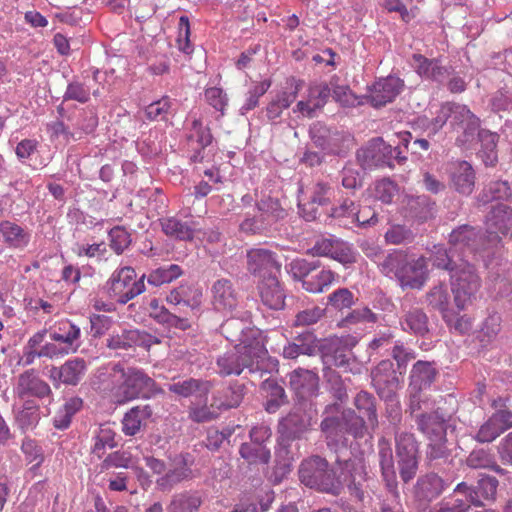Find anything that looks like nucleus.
Returning <instances> with one entry per match:
<instances>
[{
    "mask_svg": "<svg viewBox=\"0 0 512 512\" xmlns=\"http://www.w3.org/2000/svg\"><path fill=\"white\" fill-rule=\"evenodd\" d=\"M457 253L450 247L449 250L442 246H435L432 255V264L450 272L454 302L458 310H464L480 287L478 275L467 259L458 257L459 263L455 260Z\"/></svg>",
    "mask_w": 512,
    "mask_h": 512,
    "instance_id": "nucleus-1",
    "label": "nucleus"
},
{
    "mask_svg": "<svg viewBox=\"0 0 512 512\" xmlns=\"http://www.w3.org/2000/svg\"><path fill=\"white\" fill-rule=\"evenodd\" d=\"M216 364L218 374L223 377L240 375L244 369L250 373H272L278 369V360L268 355L262 339L257 338L246 345H235L220 355Z\"/></svg>",
    "mask_w": 512,
    "mask_h": 512,
    "instance_id": "nucleus-2",
    "label": "nucleus"
},
{
    "mask_svg": "<svg viewBox=\"0 0 512 512\" xmlns=\"http://www.w3.org/2000/svg\"><path fill=\"white\" fill-rule=\"evenodd\" d=\"M366 479V466L361 458L354 457L341 460L337 456L336 467L331 470L327 467L323 470L317 490L339 495L346 485L352 494L359 500H363L362 484Z\"/></svg>",
    "mask_w": 512,
    "mask_h": 512,
    "instance_id": "nucleus-3",
    "label": "nucleus"
},
{
    "mask_svg": "<svg viewBox=\"0 0 512 512\" xmlns=\"http://www.w3.org/2000/svg\"><path fill=\"white\" fill-rule=\"evenodd\" d=\"M378 268L387 277L395 278L403 288L421 289L428 279L425 257H410L403 250H393L378 261Z\"/></svg>",
    "mask_w": 512,
    "mask_h": 512,
    "instance_id": "nucleus-4",
    "label": "nucleus"
},
{
    "mask_svg": "<svg viewBox=\"0 0 512 512\" xmlns=\"http://www.w3.org/2000/svg\"><path fill=\"white\" fill-rule=\"evenodd\" d=\"M290 386L295 391L299 403L290 413V438L300 437L311 424L312 405L309 398L318 387V376L310 370H295L290 375Z\"/></svg>",
    "mask_w": 512,
    "mask_h": 512,
    "instance_id": "nucleus-5",
    "label": "nucleus"
},
{
    "mask_svg": "<svg viewBox=\"0 0 512 512\" xmlns=\"http://www.w3.org/2000/svg\"><path fill=\"white\" fill-rule=\"evenodd\" d=\"M111 375L121 380L116 392L118 404L139 398L150 399L157 394L163 393V390L157 386L155 380L141 369L134 367L125 369L120 364H115L112 367Z\"/></svg>",
    "mask_w": 512,
    "mask_h": 512,
    "instance_id": "nucleus-6",
    "label": "nucleus"
},
{
    "mask_svg": "<svg viewBox=\"0 0 512 512\" xmlns=\"http://www.w3.org/2000/svg\"><path fill=\"white\" fill-rule=\"evenodd\" d=\"M378 461L387 494L382 500L380 512H404L397 490V476L391 443L386 438L378 441Z\"/></svg>",
    "mask_w": 512,
    "mask_h": 512,
    "instance_id": "nucleus-7",
    "label": "nucleus"
},
{
    "mask_svg": "<svg viewBox=\"0 0 512 512\" xmlns=\"http://www.w3.org/2000/svg\"><path fill=\"white\" fill-rule=\"evenodd\" d=\"M320 267L319 261L294 259L290 263V272L296 283L309 293H322L334 283L338 275L329 269H322L313 274Z\"/></svg>",
    "mask_w": 512,
    "mask_h": 512,
    "instance_id": "nucleus-8",
    "label": "nucleus"
},
{
    "mask_svg": "<svg viewBox=\"0 0 512 512\" xmlns=\"http://www.w3.org/2000/svg\"><path fill=\"white\" fill-rule=\"evenodd\" d=\"M356 157L363 169L382 166L392 168L394 161L398 164H403L407 160L400 146L393 147L382 138L370 140L366 146L357 151Z\"/></svg>",
    "mask_w": 512,
    "mask_h": 512,
    "instance_id": "nucleus-9",
    "label": "nucleus"
},
{
    "mask_svg": "<svg viewBox=\"0 0 512 512\" xmlns=\"http://www.w3.org/2000/svg\"><path fill=\"white\" fill-rule=\"evenodd\" d=\"M143 274L137 279L134 268L125 266L117 269L106 283V290L110 298L120 304H126L145 290Z\"/></svg>",
    "mask_w": 512,
    "mask_h": 512,
    "instance_id": "nucleus-10",
    "label": "nucleus"
},
{
    "mask_svg": "<svg viewBox=\"0 0 512 512\" xmlns=\"http://www.w3.org/2000/svg\"><path fill=\"white\" fill-rule=\"evenodd\" d=\"M322 430L327 434L328 446L333 441L340 443V451L347 453V447L342 440L344 430L354 437L362 436L365 430V420L361 415H357L353 410H346L341 418H326L321 423Z\"/></svg>",
    "mask_w": 512,
    "mask_h": 512,
    "instance_id": "nucleus-11",
    "label": "nucleus"
},
{
    "mask_svg": "<svg viewBox=\"0 0 512 512\" xmlns=\"http://www.w3.org/2000/svg\"><path fill=\"white\" fill-rule=\"evenodd\" d=\"M395 444L399 474L402 481L408 483L418 471V443L413 434L396 431Z\"/></svg>",
    "mask_w": 512,
    "mask_h": 512,
    "instance_id": "nucleus-12",
    "label": "nucleus"
},
{
    "mask_svg": "<svg viewBox=\"0 0 512 512\" xmlns=\"http://www.w3.org/2000/svg\"><path fill=\"white\" fill-rule=\"evenodd\" d=\"M353 346L350 337L332 336L324 339L319 345L323 363L329 367L347 368L353 360Z\"/></svg>",
    "mask_w": 512,
    "mask_h": 512,
    "instance_id": "nucleus-13",
    "label": "nucleus"
},
{
    "mask_svg": "<svg viewBox=\"0 0 512 512\" xmlns=\"http://www.w3.org/2000/svg\"><path fill=\"white\" fill-rule=\"evenodd\" d=\"M312 251L316 256L329 257L344 266L357 261V252L353 246L333 235L317 240Z\"/></svg>",
    "mask_w": 512,
    "mask_h": 512,
    "instance_id": "nucleus-14",
    "label": "nucleus"
},
{
    "mask_svg": "<svg viewBox=\"0 0 512 512\" xmlns=\"http://www.w3.org/2000/svg\"><path fill=\"white\" fill-rule=\"evenodd\" d=\"M248 270L258 277L261 283L268 281L269 277H278L280 274V263L274 253L267 249H251L247 253Z\"/></svg>",
    "mask_w": 512,
    "mask_h": 512,
    "instance_id": "nucleus-15",
    "label": "nucleus"
},
{
    "mask_svg": "<svg viewBox=\"0 0 512 512\" xmlns=\"http://www.w3.org/2000/svg\"><path fill=\"white\" fill-rule=\"evenodd\" d=\"M451 108L450 126L453 131L459 132V126H463V122H466L464 136L456 138V142L462 146L474 139L480 127V120L466 105L451 102Z\"/></svg>",
    "mask_w": 512,
    "mask_h": 512,
    "instance_id": "nucleus-16",
    "label": "nucleus"
},
{
    "mask_svg": "<svg viewBox=\"0 0 512 512\" xmlns=\"http://www.w3.org/2000/svg\"><path fill=\"white\" fill-rule=\"evenodd\" d=\"M87 363L83 358H73L65 361L61 366H52L49 370V378L55 387L60 384L77 386L85 377Z\"/></svg>",
    "mask_w": 512,
    "mask_h": 512,
    "instance_id": "nucleus-17",
    "label": "nucleus"
},
{
    "mask_svg": "<svg viewBox=\"0 0 512 512\" xmlns=\"http://www.w3.org/2000/svg\"><path fill=\"white\" fill-rule=\"evenodd\" d=\"M481 241L480 232L470 225L457 227L449 236L450 247L457 253V257L463 259H466L470 254L476 253Z\"/></svg>",
    "mask_w": 512,
    "mask_h": 512,
    "instance_id": "nucleus-18",
    "label": "nucleus"
},
{
    "mask_svg": "<svg viewBox=\"0 0 512 512\" xmlns=\"http://www.w3.org/2000/svg\"><path fill=\"white\" fill-rule=\"evenodd\" d=\"M403 81L398 77L389 76L375 82L369 88V94L366 96V102L373 107H382L392 102L402 91Z\"/></svg>",
    "mask_w": 512,
    "mask_h": 512,
    "instance_id": "nucleus-19",
    "label": "nucleus"
},
{
    "mask_svg": "<svg viewBox=\"0 0 512 512\" xmlns=\"http://www.w3.org/2000/svg\"><path fill=\"white\" fill-rule=\"evenodd\" d=\"M246 394V386L239 381H231L216 389L211 396V406L220 413L240 406Z\"/></svg>",
    "mask_w": 512,
    "mask_h": 512,
    "instance_id": "nucleus-20",
    "label": "nucleus"
},
{
    "mask_svg": "<svg viewBox=\"0 0 512 512\" xmlns=\"http://www.w3.org/2000/svg\"><path fill=\"white\" fill-rule=\"evenodd\" d=\"M372 385L379 397H390L396 392L400 380L390 360H382L371 372Z\"/></svg>",
    "mask_w": 512,
    "mask_h": 512,
    "instance_id": "nucleus-21",
    "label": "nucleus"
},
{
    "mask_svg": "<svg viewBox=\"0 0 512 512\" xmlns=\"http://www.w3.org/2000/svg\"><path fill=\"white\" fill-rule=\"evenodd\" d=\"M16 393L20 399L37 397L43 399L52 395V390L47 382L42 380L34 370H27L19 375Z\"/></svg>",
    "mask_w": 512,
    "mask_h": 512,
    "instance_id": "nucleus-22",
    "label": "nucleus"
},
{
    "mask_svg": "<svg viewBox=\"0 0 512 512\" xmlns=\"http://www.w3.org/2000/svg\"><path fill=\"white\" fill-rule=\"evenodd\" d=\"M450 187L459 194L468 196L475 188V171L467 161L453 163L449 170Z\"/></svg>",
    "mask_w": 512,
    "mask_h": 512,
    "instance_id": "nucleus-23",
    "label": "nucleus"
},
{
    "mask_svg": "<svg viewBox=\"0 0 512 512\" xmlns=\"http://www.w3.org/2000/svg\"><path fill=\"white\" fill-rule=\"evenodd\" d=\"M412 60L415 71L424 79L443 84L451 74L450 68L443 66L438 59H429L421 54H414Z\"/></svg>",
    "mask_w": 512,
    "mask_h": 512,
    "instance_id": "nucleus-24",
    "label": "nucleus"
},
{
    "mask_svg": "<svg viewBox=\"0 0 512 512\" xmlns=\"http://www.w3.org/2000/svg\"><path fill=\"white\" fill-rule=\"evenodd\" d=\"M417 424V429L429 440L434 438H444L446 436V415H444L440 408H437L432 413L419 414L414 420Z\"/></svg>",
    "mask_w": 512,
    "mask_h": 512,
    "instance_id": "nucleus-25",
    "label": "nucleus"
},
{
    "mask_svg": "<svg viewBox=\"0 0 512 512\" xmlns=\"http://www.w3.org/2000/svg\"><path fill=\"white\" fill-rule=\"evenodd\" d=\"M246 321L238 318L227 319L221 326L223 335L236 345H246L253 341L254 338L261 339L260 332L253 330Z\"/></svg>",
    "mask_w": 512,
    "mask_h": 512,
    "instance_id": "nucleus-26",
    "label": "nucleus"
},
{
    "mask_svg": "<svg viewBox=\"0 0 512 512\" xmlns=\"http://www.w3.org/2000/svg\"><path fill=\"white\" fill-rule=\"evenodd\" d=\"M148 306L150 317L155 319L160 324L166 325L169 328H176L183 331L191 327V322L189 321L187 312H185V315L172 312L164 306H161L159 300L156 298L151 299Z\"/></svg>",
    "mask_w": 512,
    "mask_h": 512,
    "instance_id": "nucleus-27",
    "label": "nucleus"
},
{
    "mask_svg": "<svg viewBox=\"0 0 512 512\" xmlns=\"http://www.w3.org/2000/svg\"><path fill=\"white\" fill-rule=\"evenodd\" d=\"M153 409L148 404L133 406L123 416L122 432L126 436H135L143 431L151 418Z\"/></svg>",
    "mask_w": 512,
    "mask_h": 512,
    "instance_id": "nucleus-28",
    "label": "nucleus"
},
{
    "mask_svg": "<svg viewBox=\"0 0 512 512\" xmlns=\"http://www.w3.org/2000/svg\"><path fill=\"white\" fill-rule=\"evenodd\" d=\"M212 303L216 310L231 311L238 304V294L229 279H219L211 288Z\"/></svg>",
    "mask_w": 512,
    "mask_h": 512,
    "instance_id": "nucleus-29",
    "label": "nucleus"
},
{
    "mask_svg": "<svg viewBox=\"0 0 512 512\" xmlns=\"http://www.w3.org/2000/svg\"><path fill=\"white\" fill-rule=\"evenodd\" d=\"M400 325L403 331L416 336H424L429 332L428 316L419 307H411L407 310L403 307Z\"/></svg>",
    "mask_w": 512,
    "mask_h": 512,
    "instance_id": "nucleus-30",
    "label": "nucleus"
},
{
    "mask_svg": "<svg viewBox=\"0 0 512 512\" xmlns=\"http://www.w3.org/2000/svg\"><path fill=\"white\" fill-rule=\"evenodd\" d=\"M446 499L458 510V512H468L471 506H484V503L475 489L466 482L457 484L453 493Z\"/></svg>",
    "mask_w": 512,
    "mask_h": 512,
    "instance_id": "nucleus-31",
    "label": "nucleus"
},
{
    "mask_svg": "<svg viewBox=\"0 0 512 512\" xmlns=\"http://www.w3.org/2000/svg\"><path fill=\"white\" fill-rule=\"evenodd\" d=\"M203 504L202 494L197 490L174 493L166 506L167 512H198Z\"/></svg>",
    "mask_w": 512,
    "mask_h": 512,
    "instance_id": "nucleus-32",
    "label": "nucleus"
},
{
    "mask_svg": "<svg viewBox=\"0 0 512 512\" xmlns=\"http://www.w3.org/2000/svg\"><path fill=\"white\" fill-rule=\"evenodd\" d=\"M330 96L331 88L327 84L311 87L307 100L297 103V110L302 115L312 117L316 110L324 107Z\"/></svg>",
    "mask_w": 512,
    "mask_h": 512,
    "instance_id": "nucleus-33",
    "label": "nucleus"
},
{
    "mask_svg": "<svg viewBox=\"0 0 512 512\" xmlns=\"http://www.w3.org/2000/svg\"><path fill=\"white\" fill-rule=\"evenodd\" d=\"M487 227L491 233L507 235L512 231V208L506 204H497L487 215Z\"/></svg>",
    "mask_w": 512,
    "mask_h": 512,
    "instance_id": "nucleus-34",
    "label": "nucleus"
},
{
    "mask_svg": "<svg viewBox=\"0 0 512 512\" xmlns=\"http://www.w3.org/2000/svg\"><path fill=\"white\" fill-rule=\"evenodd\" d=\"M211 389V381L196 378H187L168 385L169 392L183 398L193 395L206 396Z\"/></svg>",
    "mask_w": 512,
    "mask_h": 512,
    "instance_id": "nucleus-35",
    "label": "nucleus"
},
{
    "mask_svg": "<svg viewBox=\"0 0 512 512\" xmlns=\"http://www.w3.org/2000/svg\"><path fill=\"white\" fill-rule=\"evenodd\" d=\"M437 375L435 367L425 361H418L413 365L410 373V382L407 391H422L430 387Z\"/></svg>",
    "mask_w": 512,
    "mask_h": 512,
    "instance_id": "nucleus-36",
    "label": "nucleus"
},
{
    "mask_svg": "<svg viewBox=\"0 0 512 512\" xmlns=\"http://www.w3.org/2000/svg\"><path fill=\"white\" fill-rule=\"evenodd\" d=\"M328 467L326 459L319 456L304 460L299 468V479L301 483L310 488L318 489L322 472Z\"/></svg>",
    "mask_w": 512,
    "mask_h": 512,
    "instance_id": "nucleus-37",
    "label": "nucleus"
},
{
    "mask_svg": "<svg viewBox=\"0 0 512 512\" xmlns=\"http://www.w3.org/2000/svg\"><path fill=\"white\" fill-rule=\"evenodd\" d=\"M192 478V470L187 466L182 456L181 465L168 470L156 480V488L163 493L171 492L178 484Z\"/></svg>",
    "mask_w": 512,
    "mask_h": 512,
    "instance_id": "nucleus-38",
    "label": "nucleus"
},
{
    "mask_svg": "<svg viewBox=\"0 0 512 512\" xmlns=\"http://www.w3.org/2000/svg\"><path fill=\"white\" fill-rule=\"evenodd\" d=\"M264 392V407L268 413H276L286 403V393L282 385L276 379L268 378L261 384Z\"/></svg>",
    "mask_w": 512,
    "mask_h": 512,
    "instance_id": "nucleus-39",
    "label": "nucleus"
},
{
    "mask_svg": "<svg viewBox=\"0 0 512 512\" xmlns=\"http://www.w3.org/2000/svg\"><path fill=\"white\" fill-rule=\"evenodd\" d=\"M0 233L11 248L23 249L30 241V234L25 229L8 220L0 222Z\"/></svg>",
    "mask_w": 512,
    "mask_h": 512,
    "instance_id": "nucleus-40",
    "label": "nucleus"
},
{
    "mask_svg": "<svg viewBox=\"0 0 512 512\" xmlns=\"http://www.w3.org/2000/svg\"><path fill=\"white\" fill-rule=\"evenodd\" d=\"M260 294L263 303L271 309L279 310L285 307V294L279 287L278 277H269L261 283Z\"/></svg>",
    "mask_w": 512,
    "mask_h": 512,
    "instance_id": "nucleus-41",
    "label": "nucleus"
},
{
    "mask_svg": "<svg viewBox=\"0 0 512 512\" xmlns=\"http://www.w3.org/2000/svg\"><path fill=\"white\" fill-rule=\"evenodd\" d=\"M163 233L173 239L180 241H191L194 237V230L186 223L175 217H166L159 220Z\"/></svg>",
    "mask_w": 512,
    "mask_h": 512,
    "instance_id": "nucleus-42",
    "label": "nucleus"
},
{
    "mask_svg": "<svg viewBox=\"0 0 512 512\" xmlns=\"http://www.w3.org/2000/svg\"><path fill=\"white\" fill-rule=\"evenodd\" d=\"M512 196V189L508 181L495 180L489 182L479 193L477 200L482 204H488L495 200H508Z\"/></svg>",
    "mask_w": 512,
    "mask_h": 512,
    "instance_id": "nucleus-43",
    "label": "nucleus"
},
{
    "mask_svg": "<svg viewBox=\"0 0 512 512\" xmlns=\"http://www.w3.org/2000/svg\"><path fill=\"white\" fill-rule=\"evenodd\" d=\"M445 489V483L437 474L431 473L417 481V494L424 500L437 498Z\"/></svg>",
    "mask_w": 512,
    "mask_h": 512,
    "instance_id": "nucleus-44",
    "label": "nucleus"
},
{
    "mask_svg": "<svg viewBox=\"0 0 512 512\" xmlns=\"http://www.w3.org/2000/svg\"><path fill=\"white\" fill-rule=\"evenodd\" d=\"M354 405L360 415L367 419L368 425L373 429L376 428L378 425L376 398L366 391H360L354 398Z\"/></svg>",
    "mask_w": 512,
    "mask_h": 512,
    "instance_id": "nucleus-45",
    "label": "nucleus"
},
{
    "mask_svg": "<svg viewBox=\"0 0 512 512\" xmlns=\"http://www.w3.org/2000/svg\"><path fill=\"white\" fill-rule=\"evenodd\" d=\"M426 302L433 309L440 311L446 322H451L448 316L450 295L446 285L440 283L433 286L426 294Z\"/></svg>",
    "mask_w": 512,
    "mask_h": 512,
    "instance_id": "nucleus-46",
    "label": "nucleus"
},
{
    "mask_svg": "<svg viewBox=\"0 0 512 512\" xmlns=\"http://www.w3.org/2000/svg\"><path fill=\"white\" fill-rule=\"evenodd\" d=\"M409 397L407 412L415 420L419 414L432 413L434 410L439 408L437 401L432 399L426 394H422V391H407Z\"/></svg>",
    "mask_w": 512,
    "mask_h": 512,
    "instance_id": "nucleus-47",
    "label": "nucleus"
},
{
    "mask_svg": "<svg viewBox=\"0 0 512 512\" xmlns=\"http://www.w3.org/2000/svg\"><path fill=\"white\" fill-rule=\"evenodd\" d=\"M481 142V149L479 154L486 166H494L498 161L496 151L498 135L490 131L482 130L476 133Z\"/></svg>",
    "mask_w": 512,
    "mask_h": 512,
    "instance_id": "nucleus-48",
    "label": "nucleus"
},
{
    "mask_svg": "<svg viewBox=\"0 0 512 512\" xmlns=\"http://www.w3.org/2000/svg\"><path fill=\"white\" fill-rule=\"evenodd\" d=\"M40 420V408L34 402L27 400L23 407L16 413L15 421L17 426L23 431L35 428Z\"/></svg>",
    "mask_w": 512,
    "mask_h": 512,
    "instance_id": "nucleus-49",
    "label": "nucleus"
},
{
    "mask_svg": "<svg viewBox=\"0 0 512 512\" xmlns=\"http://www.w3.org/2000/svg\"><path fill=\"white\" fill-rule=\"evenodd\" d=\"M352 146L353 138L349 133L343 130L334 129L323 150L334 155L343 156L352 148Z\"/></svg>",
    "mask_w": 512,
    "mask_h": 512,
    "instance_id": "nucleus-50",
    "label": "nucleus"
},
{
    "mask_svg": "<svg viewBox=\"0 0 512 512\" xmlns=\"http://www.w3.org/2000/svg\"><path fill=\"white\" fill-rule=\"evenodd\" d=\"M80 333L78 326L65 320L60 322L58 327L50 333V338L58 344L74 347L73 344L79 339Z\"/></svg>",
    "mask_w": 512,
    "mask_h": 512,
    "instance_id": "nucleus-51",
    "label": "nucleus"
},
{
    "mask_svg": "<svg viewBox=\"0 0 512 512\" xmlns=\"http://www.w3.org/2000/svg\"><path fill=\"white\" fill-rule=\"evenodd\" d=\"M183 274L182 268L177 264L161 266L152 270L147 275L148 284L158 287L166 283H170Z\"/></svg>",
    "mask_w": 512,
    "mask_h": 512,
    "instance_id": "nucleus-52",
    "label": "nucleus"
},
{
    "mask_svg": "<svg viewBox=\"0 0 512 512\" xmlns=\"http://www.w3.org/2000/svg\"><path fill=\"white\" fill-rule=\"evenodd\" d=\"M466 464L473 469H491L499 475L505 473V470L496 464L493 456L484 449L473 450L467 457Z\"/></svg>",
    "mask_w": 512,
    "mask_h": 512,
    "instance_id": "nucleus-53",
    "label": "nucleus"
},
{
    "mask_svg": "<svg viewBox=\"0 0 512 512\" xmlns=\"http://www.w3.org/2000/svg\"><path fill=\"white\" fill-rule=\"evenodd\" d=\"M332 85L333 99L343 107H356L366 102V96H358L346 85Z\"/></svg>",
    "mask_w": 512,
    "mask_h": 512,
    "instance_id": "nucleus-54",
    "label": "nucleus"
},
{
    "mask_svg": "<svg viewBox=\"0 0 512 512\" xmlns=\"http://www.w3.org/2000/svg\"><path fill=\"white\" fill-rule=\"evenodd\" d=\"M239 453L249 463L261 462L267 464L271 457L270 450L265 445H258L252 441L250 443H243L240 446Z\"/></svg>",
    "mask_w": 512,
    "mask_h": 512,
    "instance_id": "nucleus-55",
    "label": "nucleus"
},
{
    "mask_svg": "<svg viewBox=\"0 0 512 512\" xmlns=\"http://www.w3.org/2000/svg\"><path fill=\"white\" fill-rule=\"evenodd\" d=\"M377 319V315L368 307H362L348 313L346 317L338 322V326L351 329L353 326L360 323H375Z\"/></svg>",
    "mask_w": 512,
    "mask_h": 512,
    "instance_id": "nucleus-56",
    "label": "nucleus"
},
{
    "mask_svg": "<svg viewBox=\"0 0 512 512\" xmlns=\"http://www.w3.org/2000/svg\"><path fill=\"white\" fill-rule=\"evenodd\" d=\"M167 302L174 305V309L172 312H176L177 314L185 315V312L188 313L189 321L191 322V318L195 316V310L197 306L191 305L188 300L184 298V290L181 288L173 289L167 295Z\"/></svg>",
    "mask_w": 512,
    "mask_h": 512,
    "instance_id": "nucleus-57",
    "label": "nucleus"
},
{
    "mask_svg": "<svg viewBox=\"0 0 512 512\" xmlns=\"http://www.w3.org/2000/svg\"><path fill=\"white\" fill-rule=\"evenodd\" d=\"M277 448L275 451L276 458L283 468L287 467L285 463L288 456V417H282L277 427Z\"/></svg>",
    "mask_w": 512,
    "mask_h": 512,
    "instance_id": "nucleus-58",
    "label": "nucleus"
},
{
    "mask_svg": "<svg viewBox=\"0 0 512 512\" xmlns=\"http://www.w3.org/2000/svg\"><path fill=\"white\" fill-rule=\"evenodd\" d=\"M447 438H434L433 440H429L426 458L430 464L437 465L439 461H446L449 457V450L446 446Z\"/></svg>",
    "mask_w": 512,
    "mask_h": 512,
    "instance_id": "nucleus-59",
    "label": "nucleus"
},
{
    "mask_svg": "<svg viewBox=\"0 0 512 512\" xmlns=\"http://www.w3.org/2000/svg\"><path fill=\"white\" fill-rule=\"evenodd\" d=\"M21 450L24 453L28 463H33L31 470L38 469L44 461V454L42 448L37 442L31 438H25L21 445Z\"/></svg>",
    "mask_w": 512,
    "mask_h": 512,
    "instance_id": "nucleus-60",
    "label": "nucleus"
},
{
    "mask_svg": "<svg viewBox=\"0 0 512 512\" xmlns=\"http://www.w3.org/2000/svg\"><path fill=\"white\" fill-rule=\"evenodd\" d=\"M221 413L206 403L201 406L192 405L188 409V417L195 423H205L216 420Z\"/></svg>",
    "mask_w": 512,
    "mask_h": 512,
    "instance_id": "nucleus-61",
    "label": "nucleus"
},
{
    "mask_svg": "<svg viewBox=\"0 0 512 512\" xmlns=\"http://www.w3.org/2000/svg\"><path fill=\"white\" fill-rule=\"evenodd\" d=\"M269 87H270V82H267V81H262V82L253 84L247 93V98L245 100V103L242 105V107L240 109L241 114H245L246 112L256 108L259 103V98L266 93V91L269 89Z\"/></svg>",
    "mask_w": 512,
    "mask_h": 512,
    "instance_id": "nucleus-62",
    "label": "nucleus"
},
{
    "mask_svg": "<svg viewBox=\"0 0 512 512\" xmlns=\"http://www.w3.org/2000/svg\"><path fill=\"white\" fill-rule=\"evenodd\" d=\"M480 499L484 501H493L496 497L498 480L491 476H482L476 486H472Z\"/></svg>",
    "mask_w": 512,
    "mask_h": 512,
    "instance_id": "nucleus-63",
    "label": "nucleus"
},
{
    "mask_svg": "<svg viewBox=\"0 0 512 512\" xmlns=\"http://www.w3.org/2000/svg\"><path fill=\"white\" fill-rule=\"evenodd\" d=\"M354 303V294L348 288H338L328 296V304L337 310L350 308Z\"/></svg>",
    "mask_w": 512,
    "mask_h": 512,
    "instance_id": "nucleus-64",
    "label": "nucleus"
}]
</instances>
